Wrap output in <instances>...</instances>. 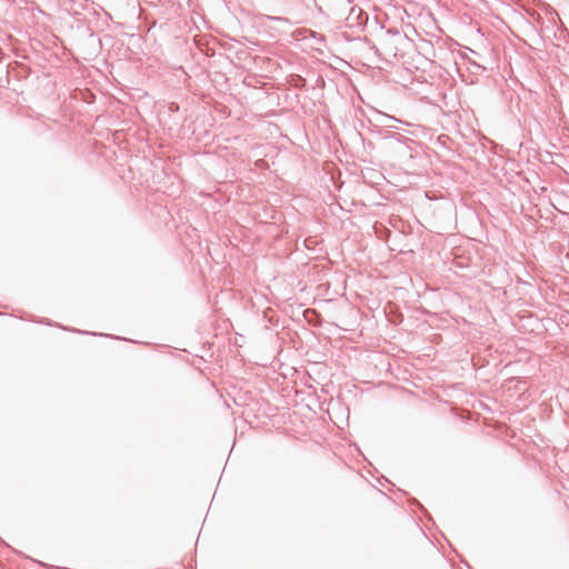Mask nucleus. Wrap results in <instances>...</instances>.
<instances>
[{"instance_id": "f03ea898", "label": "nucleus", "mask_w": 569, "mask_h": 569, "mask_svg": "<svg viewBox=\"0 0 569 569\" xmlns=\"http://www.w3.org/2000/svg\"><path fill=\"white\" fill-rule=\"evenodd\" d=\"M353 14H357V19H360L361 16H362V10L361 9H356V8H352L350 10V16H353Z\"/></svg>"}, {"instance_id": "f257e3e1", "label": "nucleus", "mask_w": 569, "mask_h": 569, "mask_svg": "<svg viewBox=\"0 0 569 569\" xmlns=\"http://www.w3.org/2000/svg\"><path fill=\"white\" fill-rule=\"evenodd\" d=\"M409 40L406 34L397 30H388L380 37L378 42L379 54L385 60L398 59L403 56V49L408 46Z\"/></svg>"}]
</instances>
